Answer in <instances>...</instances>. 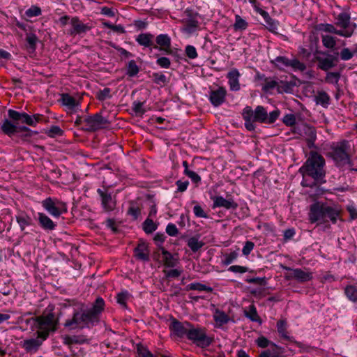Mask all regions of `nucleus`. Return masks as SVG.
<instances>
[{
  "mask_svg": "<svg viewBox=\"0 0 357 357\" xmlns=\"http://www.w3.org/2000/svg\"><path fill=\"white\" fill-rule=\"evenodd\" d=\"M330 96L325 91H318L314 96V100L317 105H321L324 108H327L330 104Z\"/></svg>",
  "mask_w": 357,
  "mask_h": 357,
  "instance_id": "f704fd0d",
  "label": "nucleus"
},
{
  "mask_svg": "<svg viewBox=\"0 0 357 357\" xmlns=\"http://www.w3.org/2000/svg\"><path fill=\"white\" fill-rule=\"evenodd\" d=\"M289 67L291 68L295 71L303 72L305 70L306 66L305 63L301 62L297 59H292L289 60Z\"/></svg>",
  "mask_w": 357,
  "mask_h": 357,
  "instance_id": "c03bdc74",
  "label": "nucleus"
},
{
  "mask_svg": "<svg viewBox=\"0 0 357 357\" xmlns=\"http://www.w3.org/2000/svg\"><path fill=\"white\" fill-rule=\"evenodd\" d=\"M325 160L317 152H311L305 164L299 169V172L305 176L312 177L314 181L325 182Z\"/></svg>",
  "mask_w": 357,
  "mask_h": 357,
  "instance_id": "7ed1b4c3",
  "label": "nucleus"
},
{
  "mask_svg": "<svg viewBox=\"0 0 357 357\" xmlns=\"http://www.w3.org/2000/svg\"><path fill=\"white\" fill-rule=\"evenodd\" d=\"M156 64L162 68H169L171 66V61L165 56L158 57L156 60Z\"/></svg>",
  "mask_w": 357,
  "mask_h": 357,
  "instance_id": "4d7b16f0",
  "label": "nucleus"
},
{
  "mask_svg": "<svg viewBox=\"0 0 357 357\" xmlns=\"http://www.w3.org/2000/svg\"><path fill=\"white\" fill-rule=\"evenodd\" d=\"M129 298L130 294L126 290L121 291L116 295L117 303L123 307H126V303Z\"/></svg>",
  "mask_w": 357,
  "mask_h": 357,
  "instance_id": "79ce46f5",
  "label": "nucleus"
},
{
  "mask_svg": "<svg viewBox=\"0 0 357 357\" xmlns=\"http://www.w3.org/2000/svg\"><path fill=\"white\" fill-rule=\"evenodd\" d=\"M142 228L146 234H151L158 229V225L153 218H147L142 224Z\"/></svg>",
  "mask_w": 357,
  "mask_h": 357,
  "instance_id": "c9c22d12",
  "label": "nucleus"
},
{
  "mask_svg": "<svg viewBox=\"0 0 357 357\" xmlns=\"http://www.w3.org/2000/svg\"><path fill=\"white\" fill-rule=\"evenodd\" d=\"M41 204L45 210L55 218H59L67 211L66 204L56 198L49 197L43 200Z\"/></svg>",
  "mask_w": 357,
  "mask_h": 357,
  "instance_id": "423d86ee",
  "label": "nucleus"
},
{
  "mask_svg": "<svg viewBox=\"0 0 357 357\" xmlns=\"http://www.w3.org/2000/svg\"><path fill=\"white\" fill-rule=\"evenodd\" d=\"M41 14V9L36 6H32L25 12V15L28 17H33L39 16Z\"/></svg>",
  "mask_w": 357,
  "mask_h": 357,
  "instance_id": "864d4df0",
  "label": "nucleus"
},
{
  "mask_svg": "<svg viewBox=\"0 0 357 357\" xmlns=\"http://www.w3.org/2000/svg\"><path fill=\"white\" fill-rule=\"evenodd\" d=\"M213 317L216 327H222L228 324L230 321H233V319H231L229 315L219 309L215 310Z\"/></svg>",
  "mask_w": 357,
  "mask_h": 357,
  "instance_id": "bb28decb",
  "label": "nucleus"
},
{
  "mask_svg": "<svg viewBox=\"0 0 357 357\" xmlns=\"http://www.w3.org/2000/svg\"><path fill=\"white\" fill-rule=\"evenodd\" d=\"M153 82L157 84H165L167 83V77L160 73H153Z\"/></svg>",
  "mask_w": 357,
  "mask_h": 357,
  "instance_id": "603ef678",
  "label": "nucleus"
},
{
  "mask_svg": "<svg viewBox=\"0 0 357 357\" xmlns=\"http://www.w3.org/2000/svg\"><path fill=\"white\" fill-rule=\"evenodd\" d=\"M166 236L162 233H157L155 234L153 240L157 246L160 248V250L161 251V248L162 247V243H164Z\"/></svg>",
  "mask_w": 357,
  "mask_h": 357,
  "instance_id": "052dcab7",
  "label": "nucleus"
},
{
  "mask_svg": "<svg viewBox=\"0 0 357 357\" xmlns=\"http://www.w3.org/2000/svg\"><path fill=\"white\" fill-rule=\"evenodd\" d=\"M227 90L223 86H219L217 89L211 90L208 100L213 107H219L225 101Z\"/></svg>",
  "mask_w": 357,
  "mask_h": 357,
  "instance_id": "4468645a",
  "label": "nucleus"
},
{
  "mask_svg": "<svg viewBox=\"0 0 357 357\" xmlns=\"http://www.w3.org/2000/svg\"><path fill=\"white\" fill-rule=\"evenodd\" d=\"M132 109L137 114H143L146 112L144 109V103L139 101L133 102Z\"/></svg>",
  "mask_w": 357,
  "mask_h": 357,
  "instance_id": "e2e57ef3",
  "label": "nucleus"
},
{
  "mask_svg": "<svg viewBox=\"0 0 357 357\" xmlns=\"http://www.w3.org/2000/svg\"><path fill=\"white\" fill-rule=\"evenodd\" d=\"M289 60L285 56H278L275 59L273 63L279 68H284V67H289Z\"/></svg>",
  "mask_w": 357,
  "mask_h": 357,
  "instance_id": "8fccbe9b",
  "label": "nucleus"
},
{
  "mask_svg": "<svg viewBox=\"0 0 357 357\" xmlns=\"http://www.w3.org/2000/svg\"><path fill=\"white\" fill-rule=\"evenodd\" d=\"M154 36L151 33H141L138 36H136L135 40L140 45L144 47H151L153 48Z\"/></svg>",
  "mask_w": 357,
  "mask_h": 357,
  "instance_id": "a878e982",
  "label": "nucleus"
},
{
  "mask_svg": "<svg viewBox=\"0 0 357 357\" xmlns=\"http://www.w3.org/2000/svg\"><path fill=\"white\" fill-rule=\"evenodd\" d=\"M193 212H194L195 216H197L198 218H208L207 214L205 213L204 209L199 205H195L193 207Z\"/></svg>",
  "mask_w": 357,
  "mask_h": 357,
  "instance_id": "69168bd1",
  "label": "nucleus"
},
{
  "mask_svg": "<svg viewBox=\"0 0 357 357\" xmlns=\"http://www.w3.org/2000/svg\"><path fill=\"white\" fill-rule=\"evenodd\" d=\"M336 25L340 28V31L346 33L347 36H343L344 38H350L353 36L355 30L357 28V24L355 22H351V17L347 13H340L335 17Z\"/></svg>",
  "mask_w": 357,
  "mask_h": 357,
  "instance_id": "1a4fd4ad",
  "label": "nucleus"
},
{
  "mask_svg": "<svg viewBox=\"0 0 357 357\" xmlns=\"http://www.w3.org/2000/svg\"><path fill=\"white\" fill-rule=\"evenodd\" d=\"M240 77L241 74L236 68H232L228 72L227 78L228 79V84L231 91H238L240 90Z\"/></svg>",
  "mask_w": 357,
  "mask_h": 357,
  "instance_id": "aec40b11",
  "label": "nucleus"
},
{
  "mask_svg": "<svg viewBox=\"0 0 357 357\" xmlns=\"http://www.w3.org/2000/svg\"><path fill=\"white\" fill-rule=\"evenodd\" d=\"M161 253L162 255V261L165 266L169 268L175 267L178 261L174 256L164 248H161Z\"/></svg>",
  "mask_w": 357,
  "mask_h": 357,
  "instance_id": "473e14b6",
  "label": "nucleus"
},
{
  "mask_svg": "<svg viewBox=\"0 0 357 357\" xmlns=\"http://www.w3.org/2000/svg\"><path fill=\"white\" fill-rule=\"evenodd\" d=\"M340 79V75L337 73L329 72L326 74V81L328 83L336 84Z\"/></svg>",
  "mask_w": 357,
  "mask_h": 357,
  "instance_id": "6e6d98bb",
  "label": "nucleus"
},
{
  "mask_svg": "<svg viewBox=\"0 0 357 357\" xmlns=\"http://www.w3.org/2000/svg\"><path fill=\"white\" fill-rule=\"evenodd\" d=\"M239 255L238 249L232 251L228 254H225L224 255V259L222 260V264L225 266H228L232 264L234 261L236 260Z\"/></svg>",
  "mask_w": 357,
  "mask_h": 357,
  "instance_id": "e433bc0d",
  "label": "nucleus"
},
{
  "mask_svg": "<svg viewBox=\"0 0 357 357\" xmlns=\"http://www.w3.org/2000/svg\"><path fill=\"white\" fill-rule=\"evenodd\" d=\"M156 45H154L153 48L162 51L166 54L171 53V44L172 40L170 36L167 33H161L155 38Z\"/></svg>",
  "mask_w": 357,
  "mask_h": 357,
  "instance_id": "f3484780",
  "label": "nucleus"
},
{
  "mask_svg": "<svg viewBox=\"0 0 357 357\" xmlns=\"http://www.w3.org/2000/svg\"><path fill=\"white\" fill-rule=\"evenodd\" d=\"M325 203L317 202L310 205L308 213L309 220L311 223L325 221Z\"/></svg>",
  "mask_w": 357,
  "mask_h": 357,
  "instance_id": "9b49d317",
  "label": "nucleus"
},
{
  "mask_svg": "<svg viewBox=\"0 0 357 357\" xmlns=\"http://www.w3.org/2000/svg\"><path fill=\"white\" fill-rule=\"evenodd\" d=\"M163 272L167 278H176L181 275L182 271L180 269L175 268L168 271L165 270Z\"/></svg>",
  "mask_w": 357,
  "mask_h": 357,
  "instance_id": "bf43d9fd",
  "label": "nucleus"
},
{
  "mask_svg": "<svg viewBox=\"0 0 357 357\" xmlns=\"http://www.w3.org/2000/svg\"><path fill=\"white\" fill-rule=\"evenodd\" d=\"M188 289L197 290L199 291H211L212 289L199 282L190 283L188 285Z\"/></svg>",
  "mask_w": 357,
  "mask_h": 357,
  "instance_id": "49530a36",
  "label": "nucleus"
},
{
  "mask_svg": "<svg viewBox=\"0 0 357 357\" xmlns=\"http://www.w3.org/2000/svg\"><path fill=\"white\" fill-rule=\"evenodd\" d=\"M256 343L257 346L261 348H266L269 346H272L274 348L273 349H275V351L276 349H278V347L275 344L272 343L271 341H269L266 337L264 336L257 338L256 340Z\"/></svg>",
  "mask_w": 357,
  "mask_h": 357,
  "instance_id": "a18cd8bd",
  "label": "nucleus"
},
{
  "mask_svg": "<svg viewBox=\"0 0 357 357\" xmlns=\"http://www.w3.org/2000/svg\"><path fill=\"white\" fill-rule=\"evenodd\" d=\"M186 337L199 346L206 347L208 346L211 343L209 339L206 337L204 330L201 328H195L191 324Z\"/></svg>",
  "mask_w": 357,
  "mask_h": 357,
  "instance_id": "9d476101",
  "label": "nucleus"
},
{
  "mask_svg": "<svg viewBox=\"0 0 357 357\" xmlns=\"http://www.w3.org/2000/svg\"><path fill=\"white\" fill-rule=\"evenodd\" d=\"M282 122L287 126H292L296 124V116L294 114H287L283 116Z\"/></svg>",
  "mask_w": 357,
  "mask_h": 357,
  "instance_id": "5fc2aeb1",
  "label": "nucleus"
},
{
  "mask_svg": "<svg viewBox=\"0 0 357 357\" xmlns=\"http://www.w3.org/2000/svg\"><path fill=\"white\" fill-rule=\"evenodd\" d=\"M190 323L188 321H179L176 319H172L169 325L172 332L179 337L186 336Z\"/></svg>",
  "mask_w": 357,
  "mask_h": 357,
  "instance_id": "a211bd4d",
  "label": "nucleus"
},
{
  "mask_svg": "<svg viewBox=\"0 0 357 357\" xmlns=\"http://www.w3.org/2000/svg\"><path fill=\"white\" fill-rule=\"evenodd\" d=\"M347 297L353 302H357V287L353 285L347 286L344 289Z\"/></svg>",
  "mask_w": 357,
  "mask_h": 357,
  "instance_id": "4c0bfd02",
  "label": "nucleus"
},
{
  "mask_svg": "<svg viewBox=\"0 0 357 357\" xmlns=\"http://www.w3.org/2000/svg\"><path fill=\"white\" fill-rule=\"evenodd\" d=\"M188 245L192 252H195L202 248L204 243L199 241L197 238L192 237L188 239Z\"/></svg>",
  "mask_w": 357,
  "mask_h": 357,
  "instance_id": "ea45409f",
  "label": "nucleus"
},
{
  "mask_svg": "<svg viewBox=\"0 0 357 357\" xmlns=\"http://www.w3.org/2000/svg\"><path fill=\"white\" fill-rule=\"evenodd\" d=\"M21 121H13L10 119H4L1 125V129L3 132L9 137L14 135L17 132H24L25 136L31 137L33 132L25 126H20Z\"/></svg>",
  "mask_w": 357,
  "mask_h": 357,
  "instance_id": "6e6552de",
  "label": "nucleus"
},
{
  "mask_svg": "<svg viewBox=\"0 0 357 357\" xmlns=\"http://www.w3.org/2000/svg\"><path fill=\"white\" fill-rule=\"evenodd\" d=\"M97 192L101 197V203L103 208L106 211H112L115 208V202L112 199V195L107 191L102 190L100 188L97 190Z\"/></svg>",
  "mask_w": 357,
  "mask_h": 357,
  "instance_id": "6ab92c4d",
  "label": "nucleus"
},
{
  "mask_svg": "<svg viewBox=\"0 0 357 357\" xmlns=\"http://www.w3.org/2000/svg\"><path fill=\"white\" fill-rule=\"evenodd\" d=\"M26 40L27 43L28 48L32 51L35 50L38 38L33 33H29L26 35Z\"/></svg>",
  "mask_w": 357,
  "mask_h": 357,
  "instance_id": "3c124183",
  "label": "nucleus"
},
{
  "mask_svg": "<svg viewBox=\"0 0 357 357\" xmlns=\"http://www.w3.org/2000/svg\"><path fill=\"white\" fill-rule=\"evenodd\" d=\"M248 22L242 18L240 15H236L235 16V22L234 24V28L236 31H243L245 30L248 27Z\"/></svg>",
  "mask_w": 357,
  "mask_h": 357,
  "instance_id": "a19ab883",
  "label": "nucleus"
},
{
  "mask_svg": "<svg viewBox=\"0 0 357 357\" xmlns=\"http://www.w3.org/2000/svg\"><path fill=\"white\" fill-rule=\"evenodd\" d=\"M354 56V54L350 51L349 48H343L340 52V58L343 61H348L351 59Z\"/></svg>",
  "mask_w": 357,
  "mask_h": 357,
  "instance_id": "338daca9",
  "label": "nucleus"
},
{
  "mask_svg": "<svg viewBox=\"0 0 357 357\" xmlns=\"http://www.w3.org/2000/svg\"><path fill=\"white\" fill-rule=\"evenodd\" d=\"M284 270L290 271V274L287 276L288 279H295L299 282H305L312 279V274L309 271H305L301 268H291L289 267H284Z\"/></svg>",
  "mask_w": 357,
  "mask_h": 357,
  "instance_id": "2eb2a0df",
  "label": "nucleus"
},
{
  "mask_svg": "<svg viewBox=\"0 0 357 357\" xmlns=\"http://www.w3.org/2000/svg\"><path fill=\"white\" fill-rule=\"evenodd\" d=\"M213 201V208L223 207L226 209H236L238 204L232 199H225L222 196H215L212 197Z\"/></svg>",
  "mask_w": 357,
  "mask_h": 357,
  "instance_id": "412c9836",
  "label": "nucleus"
},
{
  "mask_svg": "<svg viewBox=\"0 0 357 357\" xmlns=\"http://www.w3.org/2000/svg\"><path fill=\"white\" fill-rule=\"evenodd\" d=\"M37 333L43 339H46L51 331L56 330L57 321L53 313H49L47 315L40 316L36 318Z\"/></svg>",
  "mask_w": 357,
  "mask_h": 357,
  "instance_id": "39448f33",
  "label": "nucleus"
},
{
  "mask_svg": "<svg viewBox=\"0 0 357 357\" xmlns=\"http://www.w3.org/2000/svg\"><path fill=\"white\" fill-rule=\"evenodd\" d=\"M198 26V22L194 20H189L183 29V31L188 33L195 32Z\"/></svg>",
  "mask_w": 357,
  "mask_h": 357,
  "instance_id": "09e8293b",
  "label": "nucleus"
},
{
  "mask_svg": "<svg viewBox=\"0 0 357 357\" xmlns=\"http://www.w3.org/2000/svg\"><path fill=\"white\" fill-rule=\"evenodd\" d=\"M70 24L71 25V29L69 30L70 35H79L89 30V26L81 22L76 17L70 19Z\"/></svg>",
  "mask_w": 357,
  "mask_h": 357,
  "instance_id": "4be33fe9",
  "label": "nucleus"
},
{
  "mask_svg": "<svg viewBox=\"0 0 357 357\" xmlns=\"http://www.w3.org/2000/svg\"><path fill=\"white\" fill-rule=\"evenodd\" d=\"M287 324L285 320H279L277 322V329L279 334L284 338L288 339L289 335L287 331Z\"/></svg>",
  "mask_w": 357,
  "mask_h": 357,
  "instance_id": "37998d69",
  "label": "nucleus"
},
{
  "mask_svg": "<svg viewBox=\"0 0 357 357\" xmlns=\"http://www.w3.org/2000/svg\"><path fill=\"white\" fill-rule=\"evenodd\" d=\"M45 339H43L42 337L39 336L38 334V337L35 338H29L24 340L21 342L22 347L29 354H35L42 345L43 342Z\"/></svg>",
  "mask_w": 357,
  "mask_h": 357,
  "instance_id": "dca6fc26",
  "label": "nucleus"
},
{
  "mask_svg": "<svg viewBox=\"0 0 357 357\" xmlns=\"http://www.w3.org/2000/svg\"><path fill=\"white\" fill-rule=\"evenodd\" d=\"M185 54L191 59H194L197 57V52L196 48L192 45L186 46Z\"/></svg>",
  "mask_w": 357,
  "mask_h": 357,
  "instance_id": "0e129e2a",
  "label": "nucleus"
},
{
  "mask_svg": "<svg viewBox=\"0 0 357 357\" xmlns=\"http://www.w3.org/2000/svg\"><path fill=\"white\" fill-rule=\"evenodd\" d=\"M62 339L63 343L68 346L74 344H82L86 342V338L82 335H65Z\"/></svg>",
  "mask_w": 357,
  "mask_h": 357,
  "instance_id": "72a5a7b5",
  "label": "nucleus"
},
{
  "mask_svg": "<svg viewBox=\"0 0 357 357\" xmlns=\"http://www.w3.org/2000/svg\"><path fill=\"white\" fill-rule=\"evenodd\" d=\"M38 220L40 226L45 230L52 231L56 227V224L43 213H38Z\"/></svg>",
  "mask_w": 357,
  "mask_h": 357,
  "instance_id": "c85d7f7f",
  "label": "nucleus"
},
{
  "mask_svg": "<svg viewBox=\"0 0 357 357\" xmlns=\"http://www.w3.org/2000/svg\"><path fill=\"white\" fill-rule=\"evenodd\" d=\"M46 133L48 136L51 137H54L56 136L62 135L63 130L60 128L59 126H53L46 132Z\"/></svg>",
  "mask_w": 357,
  "mask_h": 357,
  "instance_id": "13d9d810",
  "label": "nucleus"
},
{
  "mask_svg": "<svg viewBox=\"0 0 357 357\" xmlns=\"http://www.w3.org/2000/svg\"><path fill=\"white\" fill-rule=\"evenodd\" d=\"M315 59L318 62V68L324 71L333 68L337 61L336 56L326 52H320L319 55L315 56Z\"/></svg>",
  "mask_w": 357,
  "mask_h": 357,
  "instance_id": "ddd939ff",
  "label": "nucleus"
},
{
  "mask_svg": "<svg viewBox=\"0 0 357 357\" xmlns=\"http://www.w3.org/2000/svg\"><path fill=\"white\" fill-rule=\"evenodd\" d=\"M322 45L327 49L333 50L337 45V38L331 34L321 33Z\"/></svg>",
  "mask_w": 357,
  "mask_h": 357,
  "instance_id": "2f4dec72",
  "label": "nucleus"
},
{
  "mask_svg": "<svg viewBox=\"0 0 357 357\" xmlns=\"http://www.w3.org/2000/svg\"><path fill=\"white\" fill-rule=\"evenodd\" d=\"M139 71V68L138 67V66L137 65L136 62L135 60H130L128 63V66H127V71H126V74L129 76V77H135V75H137L138 74Z\"/></svg>",
  "mask_w": 357,
  "mask_h": 357,
  "instance_id": "58836bf2",
  "label": "nucleus"
},
{
  "mask_svg": "<svg viewBox=\"0 0 357 357\" xmlns=\"http://www.w3.org/2000/svg\"><path fill=\"white\" fill-rule=\"evenodd\" d=\"M135 257L141 261H147L149 260L150 251L147 243H139L134 250Z\"/></svg>",
  "mask_w": 357,
  "mask_h": 357,
  "instance_id": "b1692460",
  "label": "nucleus"
},
{
  "mask_svg": "<svg viewBox=\"0 0 357 357\" xmlns=\"http://www.w3.org/2000/svg\"><path fill=\"white\" fill-rule=\"evenodd\" d=\"M104 305V300L100 297L96 300L90 309L82 303H76L73 306L72 317L66 319L64 327L69 330H77L93 326L99 321V314Z\"/></svg>",
  "mask_w": 357,
  "mask_h": 357,
  "instance_id": "f257e3e1",
  "label": "nucleus"
},
{
  "mask_svg": "<svg viewBox=\"0 0 357 357\" xmlns=\"http://www.w3.org/2000/svg\"><path fill=\"white\" fill-rule=\"evenodd\" d=\"M258 13L264 18L265 27L272 33H277L278 29V22L272 19L268 13L264 10H258Z\"/></svg>",
  "mask_w": 357,
  "mask_h": 357,
  "instance_id": "393cba45",
  "label": "nucleus"
},
{
  "mask_svg": "<svg viewBox=\"0 0 357 357\" xmlns=\"http://www.w3.org/2000/svg\"><path fill=\"white\" fill-rule=\"evenodd\" d=\"M316 30L321 33L335 34L342 37L347 35L346 33H343L340 29H337L333 24L328 23L318 24L316 26Z\"/></svg>",
  "mask_w": 357,
  "mask_h": 357,
  "instance_id": "5701e85b",
  "label": "nucleus"
},
{
  "mask_svg": "<svg viewBox=\"0 0 357 357\" xmlns=\"http://www.w3.org/2000/svg\"><path fill=\"white\" fill-rule=\"evenodd\" d=\"M350 145L347 140H342L331 146V156L336 166L339 167L345 165L351 166V158L349 154Z\"/></svg>",
  "mask_w": 357,
  "mask_h": 357,
  "instance_id": "20e7f679",
  "label": "nucleus"
},
{
  "mask_svg": "<svg viewBox=\"0 0 357 357\" xmlns=\"http://www.w3.org/2000/svg\"><path fill=\"white\" fill-rule=\"evenodd\" d=\"M166 232L170 236H176L178 234V230L176 225L173 223H169L166 227Z\"/></svg>",
  "mask_w": 357,
  "mask_h": 357,
  "instance_id": "680f3d73",
  "label": "nucleus"
},
{
  "mask_svg": "<svg viewBox=\"0 0 357 357\" xmlns=\"http://www.w3.org/2000/svg\"><path fill=\"white\" fill-rule=\"evenodd\" d=\"M280 112L276 109L269 114L263 106L259 105L255 109L250 106H246L242 111V116L245 121V127L249 131L256 128L255 123L271 124L273 123L279 117Z\"/></svg>",
  "mask_w": 357,
  "mask_h": 357,
  "instance_id": "f03ea898",
  "label": "nucleus"
},
{
  "mask_svg": "<svg viewBox=\"0 0 357 357\" xmlns=\"http://www.w3.org/2000/svg\"><path fill=\"white\" fill-rule=\"evenodd\" d=\"M84 121L86 124L85 130L88 131H95L103 128L108 123L107 119L98 114L86 117Z\"/></svg>",
  "mask_w": 357,
  "mask_h": 357,
  "instance_id": "f8f14e48",
  "label": "nucleus"
},
{
  "mask_svg": "<svg viewBox=\"0 0 357 357\" xmlns=\"http://www.w3.org/2000/svg\"><path fill=\"white\" fill-rule=\"evenodd\" d=\"M325 218H328L332 222V223L335 224L337 222V218L340 215V210L335 206H330L325 203Z\"/></svg>",
  "mask_w": 357,
  "mask_h": 357,
  "instance_id": "7c9ffc66",
  "label": "nucleus"
},
{
  "mask_svg": "<svg viewBox=\"0 0 357 357\" xmlns=\"http://www.w3.org/2000/svg\"><path fill=\"white\" fill-rule=\"evenodd\" d=\"M245 317L252 321H259V317L258 316L256 307L252 305L249 307V310L245 312Z\"/></svg>",
  "mask_w": 357,
  "mask_h": 357,
  "instance_id": "de8ad7c7",
  "label": "nucleus"
},
{
  "mask_svg": "<svg viewBox=\"0 0 357 357\" xmlns=\"http://www.w3.org/2000/svg\"><path fill=\"white\" fill-rule=\"evenodd\" d=\"M8 114L9 119L13 121H21L31 126H36L38 123L42 121L43 115L40 114H35L33 115H29L25 112H19L13 109H8Z\"/></svg>",
  "mask_w": 357,
  "mask_h": 357,
  "instance_id": "0eeeda50",
  "label": "nucleus"
},
{
  "mask_svg": "<svg viewBox=\"0 0 357 357\" xmlns=\"http://www.w3.org/2000/svg\"><path fill=\"white\" fill-rule=\"evenodd\" d=\"M61 102L69 109L73 110L75 112H76L77 109H79V102L75 100V98L68 93L62 94Z\"/></svg>",
  "mask_w": 357,
  "mask_h": 357,
  "instance_id": "c756f323",
  "label": "nucleus"
},
{
  "mask_svg": "<svg viewBox=\"0 0 357 357\" xmlns=\"http://www.w3.org/2000/svg\"><path fill=\"white\" fill-rule=\"evenodd\" d=\"M347 209L349 213L351 220L357 219V207L354 204L348 205Z\"/></svg>",
  "mask_w": 357,
  "mask_h": 357,
  "instance_id": "774afa93",
  "label": "nucleus"
},
{
  "mask_svg": "<svg viewBox=\"0 0 357 357\" xmlns=\"http://www.w3.org/2000/svg\"><path fill=\"white\" fill-rule=\"evenodd\" d=\"M15 219L21 231H24L26 227L31 226L33 223L31 216L24 211H19L15 215Z\"/></svg>",
  "mask_w": 357,
  "mask_h": 357,
  "instance_id": "cd10ccee",
  "label": "nucleus"
}]
</instances>
